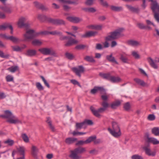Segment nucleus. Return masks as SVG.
<instances>
[{
    "mask_svg": "<svg viewBox=\"0 0 159 159\" xmlns=\"http://www.w3.org/2000/svg\"><path fill=\"white\" fill-rule=\"evenodd\" d=\"M8 39L15 43H18L20 41V39L18 38L13 36H9Z\"/></svg>",
    "mask_w": 159,
    "mask_h": 159,
    "instance_id": "nucleus-31",
    "label": "nucleus"
},
{
    "mask_svg": "<svg viewBox=\"0 0 159 159\" xmlns=\"http://www.w3.org/2000/svg\"><path fill=\"white\" fill-rule=\"evenodd\" d=\"M0 9L3 10L4 12L10 13L11 12V10L9 7H3L0 6Z\"/></svg>",
    "mask_w": 159,
    "mask_h": 159,
    "instance_id": "nucleus-42",
    "label": "nucleus"
},
{
    "mask_svg": "<svg viewBox=\"0 0 159 159\" xmlns=\"http://www.w3.org/2000/svg\"><path fill=\"white\" fill-rule=\"evenodd\" d=\"M40 33L41 34H42L43 35H47L49 34L53 35H58L59 36L61 35L62 34L61 32L57 30H55L51 32L44 31H41Z\"/></svg>",
    "mask_w": 159,
    "mask_h": 159,
    "instance_id": "nucleus-17",
    "label": "nucleus"
},
{
    "mask_svg": "<svg viewBox=\"0 0 159 159\" xmlns=\"http://www.w3.org/2000/svg\"><path fill=\"white\" fill-rule=\"evenodd\" d=\"M102 28V25H95V30H101Z\"/></svg>",
    "mask_w": 159,
    "mask_h": 159,
    "instance_id": "nucleus-63",
    "label": "nucleus"
},
{
    "mask_svg": "<svg viewBox=\"0 0 159 159\" xmlns=\"http://www.w3.org/2000/svg\"><path fill=\"white\" fill-rule=\"evenodd\" d=\"M36 85L37 88L39 90H42L43 89V86L40 83H36Z\"/></svg>",
    "mask_w": 159,
    "mask_h": 159,
    "instance_id": "nucleus-58",
    "label": "nucleus"
},
{
    "mask_svg": "<svg viewBox=\"0 0 159 159\" xmlns=\"http://www.w3.org/2000/svg\"><path fill=\"white\" fill-rule=\"evenodd\" d=\"M65 56L66 58L70 60L73 59L75 57L74 55L73 54L68 52H66V53Z\"/></svg>",
    "mask_w": 159,
    "mask_h": 159,
    "instance_id": "nucleus-39",
    "label": "nucleus"
},
{
    "mask_svg": "<svg viewBox=\"0 0 159 159\" xmlns=\"http://www.w3.org/2000/svg\"><path fill=\"white\" fill-rule=\"evenodd\" d=\"M98 34V32L96 31H89L87 32L83 36V37H90L94 36Z\"/></svg>",
    "mask_w": 159,
    "mask_h": 159,
    "instance_id": "nucleus-23",
    "label": "nucleus"
},
{
    "mask_svg": "<svg viewBox=\"0 0 159 159\" xmlns=\"http://www.w3.org/2000/svg\"><path fill=\"white\" fill-rule=\"evenodd\" d=\"M75 150L78 154L82 153L86 151L85 148L81 147H79L76 148Z\"/></svg>",
    "mask_w": 159,
    "mask_h": 159,
    "instance_id": "nucleus-36",
    "label": "nucleus"
},
{
    "mask_svg": "<svg viewBox=\"0 0 159 159\" xmlns=\"http://www.w3.org/2000/svg\"><path fill=\"white\" fill-rule=\"evenodd\" d=\"M120 103L121 102L120 101L116 100L111 104V107L113 109L116 108L120 105Z\"/></svg>",
    "mask_w": 159,
    "mask_h": 159,
    "instance_id": "nucleus-29",
    "label": "nucleus"
},
{
    "mask_svg": "<svg viewBox=\"0 0 159 159\" xmlns=\"http://www.w3.org/2000/svg\"><path fill=\"white\" fill-rule=\"evenodd\" d=\"M47 122L49 126L52 130L53 131L54 129V127L51 124V122L50 118H48L47 120Z\"/></svg>",
    "mask_w": 159,
    "mask_h": 159,
    "instance_id": "nucleus-55",
    "label": "nucleus"
},
{
    "mask_svg": "<svg viewBox=\"0 0 159 159\" xmlns=\"http://www.w3.org/2000/svg\"><path fill=\"white\" fill-rule=\"evenodd\" d=\"M123 30V29L120 28L110 33L106 37V39L107 41H111L119 38L120 37L121 33Z\"/></svg>",
    "mask_w": 159,
    "mask_h": 159,
    "instance_id": "nucleus-5",
    "label": "nucleus"
},
{
    "mask_svg": "<svg viewBox=\"0 0 159 159\" xmlns=\"http://www.w3.org/2000/svg\"><path fill=\"white\" fill-rule=\"evenodd\" d=\"M130 105L129 102H127L124 104V108L125 110L129 111L130 108Z\"/></svg>",
    "mask_w": 159,
    "mask_h": 159,
    "instance_id": "nucleus-50",
    "label": "nucleus"
},
{
    "mask_svg": "<svg viewBox=\"0 0 159 159\" xmlns=\"http://www.w3.org/2000/svg\"><path fill=\"white\" fill-rule=\"evenodd\" d=\"M70 157L73 159H80L81 156L76 152L75 150L71 151Z\"/></svg>",
    "mask_w": 159,
    "mask_h": 159,
    "instance_id": "nucleus-20",
    "label": "nucleus"
},
{
    "mask_svg": "<svg viewBox=\"0 0 159 159\" xmlns=\"http://www.w3.org/2000/svg\"><path fill=\"white\" fill-rule=\"evenodd\" d=\"M11 48L14 51L18 52L20 51L21 50V48L17 46H13L11 47Z\"/></svg>",
    "mask_w": 159,
    "mask_h": 159,
    "instance_id": "nucleus-56",
    "label": "nucleus"
},
{
    "mask_svg": "<svg viewBox=\"0 0 159 159\" xmlns=\"http://www.w3.org/2000/svg\"><path fill=\"white\" fill-rule=\"evenodd\" d=\"M21 137L24 141L26 143L29 142V139L28 136L25 134H22Z\"/></svg>",
    "mask_w": 159,
    "mask_h": 159,
    "instance_id": "nucleus-48",
    "label": "nucleus"
},
{
    "mask_svg": "<svg viewBox=\"0 0 159 159\" xmlns=\"http://www.w3.org/2000/svg\"><path fill=\"white\" fill-rule=\"evenodd\" d=\"M7 81V82L12 81L13 80V77L11 75H8L6 77Z\"/></svg>",
    "mask_w": 159,
    "mask_h": 159,
    "instance_id": "nucleus-59",
    "label": "nucleus"
},
{
    "mask_svg": "<svg viewBox=\"0 0 159 159\" xmlns=\"http://www.w3.org/2000/svg\"><path fill=\"white\" fill-rule=\"evenodd\" d=\"M143 148L146 154L149 156H154L156 154L155 151H152L150 148L149 145H145L143 147Z\"/></svg>",
    "mask_w": 159,
    "mask_h": 159,
    "instance_id": "nucleus-12",
    "label": "nucleus"
},
{
    "mask_svg": "<svg viewBox=\"0 0 159 159\" xmlns=\"http://www.w3.org/2000/svg\"><path fill=\"white\" fill-rule=\"evenodd\" d=\"M37 18L41 21H43L46 19V17L45 16L42 14H38L37 16Z\"/></svg>",
    "mask_w": 159,
    "mask_h": 159,
    "instance_id": "nucleus-49",
    "label": "nucleus"
},
{
    "mask_svg": "<svg viewBox=\"0 0 159 159\" xmlns=\"http://www.w3.org/2000/svg\"><path fill=\"white\" fill-rule=\"evenodd\" d=\"M106 58L109 61L118 64V62L116 60L114 57L112 56V54L109 55H107Z\"/></svg>",
    "mask_w": 159,
    "mask_h": 159,
    "instance_id": "nucleus-26",
    "label": "nucleus"
},
{
    "mask_svg": "<svg viewBox=\"0 0 159 159\" xmlns=\"http://www.w3.org/2000/svg\"><path fill=\"white\" fill-rule=\"evenodd\" d=\"M152 133L156 136H159V128L158 127H154L152 129Z\"/></svg>",
    "mask_w": 159,
    "mask_h": 159,
    "instance_id": "nucleus-35",
    "label": "nucleus"
},
{
    "mask_svg": "<svg viewBox=\"0 0 159 159\" xmlns=\"http://www.w3.org/2000/svg\"><path fill=\"white\" fill-rule=\"evenodd\" d=\"M4 113V115H1V116L7 118V121L9 123L14 124H18L21 123V120L14 116L9 111H5Z\"/></svg>",
    "mask_w": 159,
    "mask_h": 159,
    "instance_id": "nucleus-1",
    "label": "nucleus"
},
{
    "mask_svg": "<svg viewBox=\"0 0 159 159\" xmlns=\"http://www.w3.org/2000/svg\"><path fill=\"white\" fill-rule=\"evenodd\" d=\"M120 60L123 62L127 63L128 62V59L126 57L127 55L125 52H123L120 54Z\"/></svg>",
    "mask_w": 159,
    "mask_h": 159,
    "instance_id": "nucleus-24",
    "label": "nucleus"
},
{
    "mask_svg": "<svg viewBox=\"0 0 159 159\" xmlns=\"http://www.w3.org/2000/svg\"><path fill=\"white\" fill-rule=\"evenodd\" d=\"M148 119L149 120L152 121L155 119V116L153 114H150L148 116Z\"/></svg>",
    "mask_w": 159,
    "mask_h": 159,
    "instance_id": "nucleus-61",
    "label": "nucleus"
},
{
    "mask_svg": "<svg viewBox=\"0 0 159 159\" xmlns=\"http://www.w3.org/2000/svg\"><path fill=\"white\" fill-rule=\"evenodd\" d=\"M96 138L95 136H91L89 137L85 141V143L88 144L93 141Z\"/></svg>",
    "mask_w": 159,
    "mask_h": 159,
    "instance_id": "nucleus-46",
    "label": "nucleus"
},
{
    "mask_svg": "<svg viewBox=\"0 0 159 159\" xmlns=\"http://www.w3.org/2000/svg\"><path fill=\"white\" fill-rule=\"evenodd\" d=\"M127 43L128 45L134 47H138L141 45L140 42L133 39L128 40Z\"/></svg>",
    "mask_w": 159,
    "mask_h": 159,
    "instance_id": "nucleus-18",
    "label": "nucleus"
},
{
    "mask_svg": "<svg viewBox=\"0 0 159 159\" xmlns=\"http://www.w3.org/2000/svg\"><path fill=\"white\" fill-rule=\"evenodd\" d=\"M90 109L93 115L97 117H99L100 116V113L106 110L105 108L103 107L96 110L92 106L90 107Z\"/></svg>",
    "mask_w": 159,
    "mask_h": 159,
    "instance_id": "nucleus-11",
    "label": "nucleus"
},
{
    "mask_svg": "<svg viewBox=\"0 0 159 159\" xmlns=\"http://www.w3.org/2000/svg\"><path fill=\"white\" fill-rule=\"evenodd\" d=\"M85 127L86 125H91L93 124V122L92 120H85L83 122Z\"/></svg>",
    "mask_w": 159,
    "mask_h": 159,
    "instance_id": "nucleus-54",
    "label": "nucleus"
},
{
    "mask_svg": "<svg viewBox=\"0 0 159 159\" xmlns=\"http://www.w3.org/2000/svg\"><path fill=\"white\" fill-rule=\"evenodd\" d=\"M38 151V149L36 146L34 145L32 146L31 149V154L35 158H37Z\"/></svg>",
    "mask_w": 159,
    "mask_h": 159,
    "instance_id": "nucleus-22",
    "label": "nucleus"
},
{
    "mask_svg": "<svg viewBox=\"0 0 159 159\" xmlns=\"http://www.w3.org/2000/svg\"><path fill=\"white\" fill-rule=\"evenodd\" d=\"M5 30L7 28H9L11 30V33L12 34L13 33V27L12 25L9 23H6V25L5 26Z\"/></svg>",
    "mask_w": 159,
    "mask_h": 159,
    "instance_id": "nucleus-51",
    "label": "nucleus"
},
{
    "mask_svg": "<svg viewBox=\"0 0 159 159\" xmlns=\"http://www.w3.org/2000/svg\"><path fill=\"white\" fill-rule=\"evenodd\" d=\"M146 22L147 24V28L149 30H151V28L150 26L151 25H153L154 27H156V25L151 21L149 20H146Z\"/></svg>",
    "mask_w": 159,
    "mask_h": 159,
    "instance_id": "nucleus-38",
    "label": "nucleus"
},
{
    "mask_svg": "<svg viewBox=\"0 0 159 159\" xmlns=\"http://www.w3.org/2000/svg\"><path fill=\"white\" fill-rule=\"evenodd\" d=\"M9 36L5 34H0V38L5 39H8Z\"/></svg>",
    "mask_w": 159,
    "mask_h": 159,
    "instance_id": "nucleus-64",
    "label": "nucleus"
},
{
    "mask_svg": "<svg viewBox=\"0 0 159 159\" xmlns=\"http://www.w3.org/2000/svg\"><path fill=\"white\" fill-rule=\"evenodd\" d=\"M84 59L85 61L90 62L94 63L95 61L93 57L91 56H86L84 57Z\"/></svg>",
    "mask_w": 159,
    "mask_h": 159,
    "instance_id": "nucleus-28",
    "label": "nucleus"
},
{
    "mask_svg": "<svg viewBox=\"0 0 159 159\" xmlns=\"http://www.w3.org/2000/svg\"><path fill=\"white\" fill-rule=\"evenodd\" d=\"M4 143L8 146H11L14 144V141L12 140L9 139L4 141Z\"/></svg>",
    "mask_w": 159,
    "mask_h": 159,
    "instance_id": "nucleus-40",
    "label": "nucleus"
},
{
    "mask_svg": "<svg viewBox=\"0 0 159 159\" xmlns=\"http://www.w3.org/2000/svg\"><path fill=\"white\" fill-rule=\"evenodd\" d=\"M40 33L41 32L37 33L33 30L27 29L23 35V40L25 41H30L39 34H42Z\"/></svg>",
    "mask_w": 159,
    "mask_h": 159,
    "instance_id": "nucleus-2",
    "label": "nucleus"
},
{
    "mask_svg": "<svg viewBox=\"0 0 159 159\" xmlns=\"http://www.w3.org/2000/svg\"><path fill=\"white\" fill-rule=\"evenodd\" d=\"M25 148L23 146H20L16 148V150L13 151L12 153V156L14 157L16 153H18L20 155L22 156L21 157L18 158V159H24V158L25 151Z\"/></svg>",
    "mask_w": 159,
    "mask_h": 159,
    "instance_id": "nucleus-6",
    "label": "nucleus"
},
{
    "mask_svg": "<svg viewBox=\"0 0 159 159\" xmlns=\"http://www.w3.org/2000/svg\"><path fill=\"white\" fill-rule=\"evenodd\" d=\"M132 159H144L143 157L138 154H134L131 157Z\"/></svg>",
    "mask_w": 159,
    "mask_h": 159,
    "instance_id": "nucleus-53",
    "label": "nucleus"
},
{
    "mask_svg": "<svg viewBox=\"0 0 159 159\" xmlns=\"http://www.w3.org/2000/svg\"><path fill=\"white\" fill-rule=\"evenodd\" d=\"M88 46L87 45L83 44H79L77 45L75 47V48L77 50H81L84 49L85 48H88Z\"/></svg>",
    "mask_w": 159,
    "mask_h": 159,
    "instance_id": "nucleus-43",
    "label": "nucleus"
},
{
    "mask_svg": "<svg viewBox=\"0 0 159 159\" xmlns=\"http://www.w3.org/2000/svg\"><path fill=\"white\" fill-rule=\"evenodd\" d=\"M84 9L86 11L89 12H94L96 11V10L93 7L85 8Z\"/></svg>",
    "mask_w": 159,
    "mask_h": 159,
    "instance_id": "nucleus-52",
    "label": "nucleus"
},
{
    "mask_svg": "<svg viewBox=\"0 0 159 159\" xmlns=\"http://www.w3.org/2000/svg\"><path fill=\"white\" fill-rule=\"evenodd\" d=\"M36 51L34 50H29L27 51L26 54L29 56H32L35 55Z\"/></svg>",
    "mask_w": 159,
    "mask_h": 159,
    "instance_id": "nucleus-34",
    "label": "nucleus"
},
{
    "mask_svg": "<svg viewBox=\"0 0 159 159\" xmlns=\"http://www.w3.org/2000/svg\"><path fill=\"white\" fill-rule=\"evenodd\" d=\"M48 20L49 22L56 25H64L65 23V22L63 20L61 19H54L49 18Z\"/></svg>",
    "mask_w": 159,
    "mask_h": 159,
    "instance_id": "nucleus-13",
    "label": "nucleus"
},
{
    "mask_svg": "<svg viewBox=\"0 0 159 159\" xmlns=\"http://www.w3.org/2000/svg\"><path fill=\"white\" fill-rule=\"evenodd\" d=\"M10 55L8 54H5L3 51L0 50V57L4 58H9Z\"/></svg>",
    "mask_w": 159,
    "mask_h": 159,
    "instance_id": "nucleus-41",
    "label": "nucleus"
},
{
    "mask_svg": "<svg viewBox=\"0 0 159 159\" xmlns=\"http://www.w3.org/2000/svg\"><path fill=\"white\" fill-rule=\"evenodd\" d=\"M31 43L34 46H39L41 45L42 44V42L41 40L35 39H33L31 42Z\"/></svg>",
    "mask_w": 159,
    "mask_h": 159,
    "instance_id": "nucleus-27",
    "label": "nucleus"
},
{
    "mask_svg": "<svg viewBox=\"0 0 159 159\" xmlns=\"http://www.w3.org/2000/svg\"><path fill=\"white\" fill-rule=\"evenodd\" d=\"M131 54L132 56L135 59H139L140 58V56L137 52L135 51H132Z\"/></svg>",
    "mask_w": 159,
    "mask_h": 159,
    "instance_id": "nucleus-45",
    "label": "nucleus"
},
{
    "mask_svg": "<svg viewBox=\"0 0 159 159\" xmlns=\"http://www.w3.org/2000/svg\"><path fill=\"white\" fill-rule=\"evenodd\" d=\"M60 39L61 40H64L66 39L68 40V41L65 44V45L66 46H70L73 44L78 43V41L77 40L72 39L71 37H70L62 36L60 37Z\"/></svg>",
    "mask_w": 159,
    "mask_h": 159,
    "instance_id": "nucleus-8",
    "label": "nucleus"
},
{
    "mask_svg": "<svg viewBox=\"0 0 159 159\" xmlns=\"http://www.w3.org/2000/svg\"><path fill=\"white\" fill-rule=\"evenodd\" d=\"M98 91H99L101 93H103L105 91V89L102 87H95L93 89L91 90V93L94 94Z\"/></svg>",
    "mask_w": 159,
    "mask_h": 159,
    "instance_id": "nucleus-19",
    "label": "nucleus"
},
{
    "mask_svg": "<svg viewBox=\"0 0 159 159\" xmlns=\"http://www.w3.org/2000/svg\"><path fill=\"white\" fill-rule=\"evenodd\" d=\"M99 75L103 79L107 80L112 83H119L121 81V79L119 77L112 76L110 73H100L99 74Z\"/></svg>",
    "mask_w": 159,
    "mask_h": 159,
    "instance_id": "nucleus-4",
    "label": "nucleus"
},
{
    "mask_svg": "<svg viewBox=\"0 0 159 159\" xmlns=\"http://www.w3.org/2000/svg\"><path fill=\"white\" fill-rule=\"evenodd\" d=\"M126 7L129 10L132 11L137 12L138 11V8H135L129 5H127Z\"/></svg>",
    "mask_w": 159,
    "mask_h": 159,
    "instance_id": "nucleus-44",
    "label": "nucleus"
},
{
    "mask_svg": "<svg viewBox=\"0 0 159 159\" xmlns=\"http://www.w3.org/2000/svg\"><path fill=\"white\" fill-rule=\"evenodd\" d=\"M66 19L70 22L74 23H78L82 20L81 18L75 16H69L66 18Z\"/></svg>",
    "mask_w": 159,
    "mask_h": 159,
    "instance_id": "nucleus-15",
    "label": "nucleus"
},
{
    "mask_svg": "<svg viewBox=\"0 0 159 159\" xmlns=\"http://www.w3.org/2000/svg\"><path fill=\"white\" fill-rule=\"evenodd\" d=\"M76 128L77 129H81L82 128H85L83 122L80 123H76Z\"/></svg>",
    "mask_w": 159,
    "mask_h": 159,
    "instance_id": "nucleus-47",
    "label": "nucleus"
},
{
    "mask_svg": "<svg viewBox=\"0 0 159 159\" xmlns=\"http://www.w3.org/2000/svg\"><path fill=\"white\" fill-rule=\"evenodd\" d=\"M72 70L77 75L80 77L81 76V73L83 72L84 71V68L82 66H80L77 68H72Z\"/></svg>",
    "mask_w": 159,
    "mask_h": 159,
    "instance_id": "nucleus-14",
    "label": "nucleus"
},
{
    "mask_svg": "<svg viewBox=\"0 0 159 159\" xmlns=\"http://www.w3.org/2000/svg\"><path fill=\"white\" fill-rule=\"evenodd\" d=\"M147 142L149 143H152L154 145H157L159 144V141L156 139L148 136L147 138Z\"/></svg>",
    "mask_w": 159,
    "mask_h": 159,
    "instance_id": "nucleus-21",
    "label": "nucleus"
},
{
    "mask_svg": "<svg viewBox=\"0 0 159 159\" xmlns=\"http://www.w3.org/2000/svg\"><path fill=\"white\" fill-rule=\"evenodd\" d=\"M61 3L63 6L64 9L65 10H68L70 9V7L67 4H74L75 3L67 0H58Z\"/></svg>",
    "mask_w": 159,
    "mask_h": 159,
    "instance_id": "nucleus-16",
    "label": "nucleus"
},
{
    "mask_svg": "<svg viewBox=\"0 0 159 159\" xmlns=\"http://www.w3.org/2000/svg\"><path fill=\"white\" fill-rule=\"evenodd\" d=\"M77 140V139L74 138H66L65 140L66 143L70 144L74 143Z\"/></svg>",
    "mask_w": 159,
    "mask_h": 159,
    "instance_id": "nucleus-30",
    "label": "nucleus"
},
{
    "mask_svg": "<svg viewBox=\"0 0 159 159\" xmlns=\"http://www.w3.org/2000/svg\"><path fill=\"white\" fill-rule=\"evenodd\" d=\"M34 4L35 6L37 8L40 9L42 10H47L48 9L47 8L37 2H34Z\"/></svg>",
    "mask_w": 159,
    "mask_h": 159,
    "instance_id": "nucleus-25",
    "label": "nucleus"
},
{
    "mask_svg": "<svg viewBox=\"0 0 159 159\" xmlns=\"http://www.w3.org/2000/svg\"><path fill=\"white\" fill-rule=\"evenodd\" d=\"M101 105L103 107H104L106 109L108 108L109 106V104L106 101H103Z\"/></svg>",
    "mask_w": 159,
    "mask_h": 159,
    "instance_id": "nucleus-57",
    "label": "nucleus"
},
{
    "mask_svg": "<svg viewBox=\"0 0 159 159\" xmlns=\"http://www.w3.org/2000/svg\"><path fill=\"white\" fill-rule=\"evenodd\" d=\"M134 80L137 84L143 86L145 85V83L142 80L138 78H135L134 79Z\"/></svg>",
    "mask_w": 159,
    "mask_h": 159,
    "instance_id": "nucleus-37",
    "label": "nucleus"
},
{
    "mask_svg": "<svg viewBox=\"0 0 159 159\" xmlns=\"http://www.w3.org/2000/svg\"><path fill=\"white\" fill-rule=\"evenodd\" d=\"M39 51L44 55H53L55 54L54 51L51 48H42L39 49Z\"/></svg>",
    "mask_w": 159,
    "mask_h": 159,
    "instance_id": "nucleus-9",
    "label": "nucleus"
},
{
    "mask_svg": "<svg viewBox=\"0 0 159 159\" xmlns=\"http://www.w3.org/2000/svg\"><path fill=\"white\" fill-rule=\"evenodd\" d=\"M41 78L42 79L43 81L44 82V84L48 88H49L50 86L48 84V83L47 82L46 80L45 79L44 77L43 76H41Z\"/></svg>",
    "mask_w": 159,
    "mask_h": 159,
    "instance_id": "nucleus-60",
    "label": "nucleus"
},
{
    "mask_svg": "<svg viewBox=\"0 0 159 159\" xmlns=\"http://www.w3.org/2000/svg\"><path fill=\"white\" fill-rule=\"evenodd\" d=\"M112 129L108 128V130L110 133L114 137L118 138L121 135V133L119 127L115 122L112 123Z\"/></svg>",
    "mask_w": 159,
    "mask_h": 159,
    "instance_id": "nucleus-3",
    "label": "nucleus"
},
{
    "mask_svg": "<svg viewBox=\"0 0 159 159\" xmlns=\"http://www.w3.org/2000/svg\"><path fill=\"white\" fill-rule=\"evenodd\" d=\"M19 67L17 66H12L8 69V70L11 73H14L19 70Z\"/></svg>",
    "mask_w": 159,
    "mask_h": 159,
    "instance_id": "nucleus-33",
    "label": "nucleus"
},
{
    "mask_svg": "<svg viewBox=\"0 0 159 159\" xmlns=\"http://www.w3.org/2000/svg\"><path fill=\"white\" fill-rule=\"evenodd\" d=\"M27 18L25 17H21L20 18L17 22V25L19 28H21L23 27H25L27 29L29 27V25L28 23H25Z\"/></svg>",
    "mask_w": 159,
    "mask_h": 159,
    "instance_id": "nucleus-7",
    "label": "nucleus"
},
{
    "mask_svg": "<svg viewBox=\"0 0 159 159\" xmlns=\"http://www.w3.org/2000/svg\"><path fill=\"white\" fill-rule=\"evenodd\" d=\"M110 8L112 10L115 11H119L122 10V8L121 7L113 5L111 6Z\"/></svg>",
    "mask_w": 159,
    "mask_h": 159,
    "instance_id": "nucleus-32",
    "label": "nucleus"
},
{
    "mask_svg": "<svg viewBox=\"0 0 159 159\" xmlns=\"http://www.w3.org/2000/svg\"><path fill=\"white\" fill-rule=\"evenodd\" d=\"M89 152L92 155H97L98 154V151L96 149H93L90 151Z\"/></svg>",
    "mask_w": 159,
    "mask_h": 159,
    "instance_id": "nucleus-62",
    "label": "nucleus"
},
{
    "mask_svg": "<svg viewBox=\"0 0 159 159\" xmlns=\"http://www.w3.org/2000/svg\"><path fill=\"white\" fill-rule=\"evenodd\" d=\"M147 59L148 62L151 67L155 69L158 68V66L157 63L159 62V58H156L154 60H153L151 57H148Z\"/></svg>",
    "mask_w": 159,
    "mask_h": 159,
    "instance_id": "nucleus-10",
    "label": "nucleus"
}]
</instances>
